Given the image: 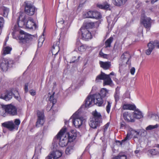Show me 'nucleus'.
Listing matches in <instances>:
<instances>
[{"label": "nucleus", "instance_id": "f257e3e1", "mask_svg": "<svg viewBox=\"0 0 159 159\" xmlns=\"http://www.w3.org/2000/svg\"><path fill=\"white\" fill-rule=\"evenodd\" d=\"M108 91L107 89L102 88L101 90L100 93L88 96L81 108H89L94 104L98 106H102L103 103L102 98L107 97L109 95Z\"/></svg>", "mask_w": 159, "mask_h": 159}, {"label": "nucleus", "instance_id": "f03ea898", "mask_svg": "<svg viewBox=\"0 0 159 159\" xmlns=\"http://www.w3.org/2000/svg\"><path fill=\"white\" fill-rule=\"evenodd\" d=\"M93 118L90 120L89 125L92 128L96 129L102 123V116L100 113L98 112L96 110L93 111Z\"/></svg>", "mask_w": 159, "mask_h": 159}, {"label": "nucleus", "instance_id": "7ed1b4c3", "mask_svg": "<svg viewBox=\"0 0 159 159\" xmlns=\"http://www.w3.org/2000/svg\"><path fill=\"white\" fill-rule=\"evenodd\" d=\"M66 130V128L64 126L60 130L54 139H57L59 140V144L60 146L62 147L66 145L68 142H69L67 138L66 137H62Z\"/></svg>", "mask_w": 159, "mask_h": 159}, {"label": "nucleus", "instance_id": "20e7f679", "mask_svg": "<svg viewBox=\"0 0 159 159\" xmlns=\"http://www.w3.org/2000/svg\"><path fill=\"white\" fill-rule=\"evenodd\" d=\"M20 34L18 37L19 43L25 44L32 40V37L31 34L26 33L22 30L20 31Z\"/></svg>", "mask_w": 159, "mask_h": 159}, {"label": "nucleus", "instance_id": "39448f33", "mask_svg": "<svg viewBox=\"0 0 159 159\" xmlns=\"http://www.w3.org/2000/svg\"><path fill=\"white\" fill-rule=\"evenodd\" d=\"M2 108L5 110L6 112L11 116L17 114V110L16 107L11 104L7 105H1Z\"/></svg>", "mask_w": 159, "mask_h": 159}, {"label": "nucleus", "instance_id": "423d86ee", "mask_svg": "<svg viewBox=\"0 0 159 159\" xmlns=\"http://www.w3.org/2000/svg\"><path fill=\"white\" fill-rule=\"evenodd\" d=\"M72 119V122L75 127L79 128L82 125L83 121V118L80 117L79 118L78 115L76 112L71 117L70 120Z\"/></svg>", "mask_w": 159, "mask_h": 159}, {"label": "nucleus", "instance_id": "0eeeda50", "mask_svg": "<svg viewBox=\"0 0 159 159\" xmlns=\"http://www.w3.org/2000/svg\"><path fill=\"white\" fill-rule=\"evenodd\" d=\"M25 13L30 16L34 15L35 11L36 8L30 2H25Z\"/></svg>", "mask_w": 159, "mask_h": 159}, {"label": "nucleus", "instance_id": "6e6552de", "mask_svg": "<svg viewBox=\"0 0 159 159\" xmlns=\"http://www.w3.org/2000/svg\"><path fill=\"white\" fill-rule=\"evenodd\" d=\"M14 92V93L11 91H7L5 95L4 96H2L1 98L6 101H9L12 98V96L13 95L15 98L18 100L19 97L18 91L17 90H15Z\"/></svg>", "mask_w": 159, "mask_h": 159}, {"label": "nucleus", "instance_id": "1a4fd4ad", "mask_svg": "<svg viewBox=\"0 0 159 159\" xmlns=\"http://www.w3.org/2000/svg\"><path fill=\"white\" fill-rule=\"evenodd\" d=\"M38 117L37 120L36 122V127H38L39 125H42L44 122V116L43 112H41L38 110L37 111Z\"/></svg>", "mask_w": 159, "mask_h": 159}, {"label": "nucleus", "instance_id": "9d476101", "mask_svg": "<svg viewBox=\"0 0 159 159\" xmlns=\"http://www.w3.org/2000/svg\"><path fill=\"white\" fill-rule=\"evenodd\" d=\"M80 30L81 31L82 37L83 39L87 40L92 39L91 33L88 30L86 29L80 28Z\"/></svg>", "mask_w": 159, "mask_h": 159}, {"label": "nucleus", "instance_id": "9b49d317", "mask_svg": "<svg viewBox=\"0 0 159 159\" xmlns=\"http://www.w3.org/2000/svg\"><path fill=\"white\" fill-rule=\"evenodd\" d=\"M134 134H136V136L139 134V132L132 129H130V130L128 131L127 135L125 137V139L121 141H118V142L120 143V145H122L124 142L127 141V140H129L130 139V135H133Z\"/></svg>", "mask_w": 159, "mask_h": 159}, {"label": "nucleus", "instance_id": "f8f14e48", "mask_svg": "<svg viewBox=\"0 0 159 159\" xmlns=\"http://www.w3.org/2000/svg\"><path fill=\"white\" fill-rule=\"evenodd\" d=\"M62 155L61 152L58 150L53 151L49 154L47 157V159H57L60 157Z\"/></svg>", "mask_w": 159, "mask_h": 159}, {"label": "nucleus", "instance_id": "ddd939ff", "mask_svg": "<svg viewBox=\"0 0 159 159\" xmlns=\"http://www.w3.org/2000/svg\"><path fill=\"white\" fill-rule=\"evenodd\" d=\"M2 125L10 131H12L15 129V125L12 121L5 122L2 123Z\"/></svg>", "mask_w": 159, "mask_h": 159}, {"label": "nucleus", "instance_id": "4468645a", "mask_svg": "<svg viewBox=\"0 0 159 159\" xmlns=\"http://www.w3.org/2000/svg\"><path fill=\"white\" fill-rule=\"evenodd\" d=\"M8 61L7 59L2 57L0 61V67L3 71H6L8 69Z\"/></svg>", "mask_w": 159, "mask_h": 159}, {"label": "nucleus", "instance_id": "2eb2a0df", "mask_svg": "<svg viewBox=\"0 0 159 159\" xmlns=\"http://www.w3.org/2000/svg\"><path fill=\"white\" fill-rule=\"evenodd\" d=\"M131 56L128 52H124L121 56V58L123 59V61L125 62L126 60V63L127 64L130 65V61Z\"/></svg>", "mask_w": 159, "mask_h": 159}, {"label": "nucleus", "instance_id": "dca6fc26", "mask_svg": "<svg viewBox=\"0 0 159 159\" xmlns=\"http://www.w3.org/2000/svg\"><path fill=\"white\" fill-rule=\"evenodd\" d=\"M60 42L56 41L54 43L52 47V55H54L55 56L56 55L59 51L60 48L59 46Z\"/></svg>", "mask_w": 159, "mask_h": 159}, {"label": "nucleus", "instance_id": "f3484780", "mask_svg": "<svg viewBox=\"0 0 159 159\" xmlns=\"http://www.w3.org/2000/svg\"><path fill=\"white\" fill-rule=\"evenodd\" d=\"M151 19L150 18H146L143 19L141 23L146 29H150L151 26Z\"/></svg>", "mask_w": 159, "mask_h": 159}, {"label": "nucleus", "instance_id": "a211bd4d", "mask_svg": "<svg viewBox=\"0 0 159 159\" xmlns=\"http://www.w3.org/2000/svg\"><path fill=\"white\" fill-rule=\"evenodd\" d=\"M116 15L112 14L107 17V21L109 24L112 22V24H114L117 21V19Z\"/></svg>", "mask_w": 159, "mask_h": 159}, {"label": "nucleus", "instance_id": "6ab92c4d", "mask_svg": "<svg viewBox=\"0 0 159 159\" xmlns=\"http://www.w3.org/2000/svg\"><path fill=\"white\" fill-rule=\"evenodd\" d=\"M123 116L125 120L127 122H134V119L132 118V116L130 113L125 112L123 114Z\"/></svg>", "mask_w": 159, "mask_h": 159}, {"label": "nucleus", "instance_id": "aec40b11", "mask_svg": "<svg viewBox=\"0 0 159 159\" xmlns=\"http://www.w3.org/2000/svg\"><path fill=\"white\" fill-rule=\"evenodd\" d=\"M67 139L69 142H73L76 137V134L75 133L74 130L71 131L70 133H67Z\"/></svg>", "mask_w": 159, "mask_h": 159}, {"label": "nucleus", "instance_id": "412c9836", "mask_svg": "<svg viewBox=\"0 0 159 159\" xmlns=\"http://www.w3.org/2000/svg\"><path fill=\"white\" fill-rule=\"evenodd\" d=\"M33 26H34L35 29L36 27V25L34 22V20L30 18L26 23V26L27 28L30 29H32L33 28Z\"/></svg>", "mask_w": 159, "mask_h": 159}, {"label": "nucleus", "instance_id": "4be33fe9", "mask_svg": "<svg viewBox=\"0 0 159 159\" xmlns=\"http://www.w3.org/2000/svg\"><path fill=\"white\" fill-rule=\"evenodd\" d=\"M9 12L8 8L4 7H0V14L2 15L4 17H7Z\"/></svg>", "mask_w": 159, "mask_h": 159}, {"label": "nucleus", "instance_id": "5701e85b", "mask_svg": "<svg viewBox=\"0 0 159 159\" xmlns=\"http://www.w3.org/2000/svg\"><path fill=\"white\" fill-rule=\"evenodd\" d=\"M21 13V12H20L19 14L20 16L18 18V20L17 21V23L19 27L22 28L23 25L25 24V17L24 16L23 18H22V15H20Z\"/></svg>", "mask_w": 159, "mask_h": 159}, {"label": "nucleus", "instance_id": "b1692460", "mask_svg": "<svg viewBox=\"0 0 159 159\" xmlns=\"http://www.w3.org/2000/svg\"><path fill=\"white\" fill-rule=\"evenodd\" d=\"M108 75L101 71V74L98 75L95 81L96 82H98L100 80H105L107 78V76L108 77Z\"/></svg>", "mask_w": 159, "mask_h": 159}, {"label": "nucleus", "instance_id": "393cba45", "mask_svg": "<svg viewBox=\"0 0 159 159\" xmlns=\"http://www.w3.org/2000/svg\"><path fill=\"white\" fill-rule=\"evenodd\" d=\"M99 63L101 67L105 70L109 69L111 66V62L109 61L103 62L100 61Z\"/></svg>", "mask_w": 159, "mask_h": 159}, {"label": "nucleus", "instance_id": "a878e982", "mask_svg": "<svg viewBox=\"0 0 159 159\" xmlns=\"http://www.w3.org/2000/svg\"><path fill=\"white\" fill-rule=\"evenodd\" d=\"M133 113V116L135 118L139 119L143 117L142 112L138 109L135 110Z\"/></svg>", "mask_w": 159, "mask_h": 159}, {"label": "nucleus", "instance_id": "bb28decb", "mask_svg": "<svg viewBox=\"0 0 159 159\" xmlns=\"http://www.w3.org/2000/svg\"><path fill=\"white\" fill-rule=\"evenodd\" d=\"M124 109H129L132 110H134L136 109V106L134 105L130 104H124L123 107Z\"/></svg>", "mask_w": 159, "mask_h": 159}, {"label": "nucleus", "instance_id": "cd10ccee", "mask_svg": "<svg viewBox=\"0 0 159 159\" xmlns=\"http://www.w3.org/2000/svg\"><path fill=\"white\" fill-rule=\"evenodd\" d=\"M157 40H155L154 41H151L148 44V47L149 49L153 50L155 47H157Z\"/></svg>", "mask_w": 159, "mask_h": 159}, {"label": "nucleus", "instance_id": "c85d7f7f", "mask_svg": "<svg viewBox=\"0 0 159 159\" xmlns=\"http://www.w3.org/2000/svg\"><path fill=\"white\" fill-rule=\"evenodd\" d=\"M114 4L117 6H120L125 4L127 0H113Z\"/></svg>", "mask_w": 159, "mask_h": 159}, {"label": "nucleus", "instance_id": "c756f323", "mask_svg": "<svg viewBox=\"0 0 159 159\" xmlns=\"http://www.w3.org/2000/svg\"><path fill=\"white\" fill-rule=\"evenodd\" d=\"M93 11H90L86 12L85 13L83 14V17L84 18H93Z\"/></svg>", "mask_w": 159, "mask_h": 159}, {"label": "nucleus", "instance_id": "7c9ffc66", "mask_svg": "<svg viewBox=\"0 0 159 159\" xmlns=\"http://www.w3.org/2000/svg\"><path fill=\"white\" fill-rule=\"evenodd\" d=\"M112 81L110 77V75H108L107 78L104 80L103 82L104 85H109L112 84Z\"/></svg>", "mask_w": 159, "mask_h": 159}, {"label": "nucleus", "instance_id": "2f4dec72", "mask_svg": "<svg viewBox=\"0 0 159 159\" xmlns=\"http://www.w3.org/2000/svg\"><path fill=\"white\" fill-rule=\"evenodd\" d=\"M113 38L112 37H110L105 42V44L106 48L110 47L111 46V43L112 42Z\"/></svg>", "mask_w": 159, "mask_h": 159}, {"label": "nucleus", "instance_id": "473e14b6", "mask_svg": "<svg viewBox=\"0 0 159 159\" xmlns=\"http://www.w3.org/2000/svg\"><path fill=\"white\" fill-rule=\"evenodd\" d=\"M93 19H98L101 18V15L100 13L96 11H93Z\"/></svg>", "mask_w": 159, "mask_h": 159}, {"label": "nucleus", "instance_id": "72a5a7b5", "mask_svg": "<svg viewBox=\"0 0 159 159\" xmlns=\"http://www.w3.org/2000/svg\"><path fill=\"white\" fill-rule=\"evenodd\" d=\"M74 147L73 145L69 146L66 149V153L67 155H69L73 151Z\"/></svg>", "mask_w": 159, "mask_h": 159}, {"label": "nucleus", "instance_id": "f704fd0d", "mask_svg": "<svg viewBox=\"0 0 159 159\" xmlns=\"http://www.w3.org/2000/svg\"><path fill=\"white\" fill-rule=\"evenodd\" d=\"M115 102L116 103L120 99V92L117 88L116 89V91L114 95Z\"/></svg>", "mask_w": 159, "mask_h": 159}, {"label": "nucleus", "instance_id": "c9c22d12", "mask_svg": "<svg viewBox=\"0 0 159 159\" xmlns=\"http://www.w3.org/2000/svg\"><path fill=\"white\" fill-rule=\"evenodd\" d=\"M94 26V24L93 22H89L85 24V27L81 28L82 29H86L87 30L90 28H92Z\"/></svg>", "mask_w": 159, "mask_h": 159}, {"label": "nucleus", "instance_id": "e433bc0d", "mask_svg": "<svg viewBox=\"0 0 159 159\" xmlns=\"http://www.w3.org/2000/svg\"><path fill=\"white\" fill-rule=\"evenodd\" d=\"M54 93H55L54 92L53 94L50 96L49 98V101L51 102H52V105L51 108V110L52 109L54 105L56 102L57 101L56 99L54 98Z\"/></svg>", "mask_w": 159, "mask_h": 159}, {"label": "nucleus", "instance_id": "4c0bfd02", "mask_svg": "<svg viewBox=\"0 0 159 159\" xmlns=\"http://www.w3.org/2000/svg\"><path fill=\"white\" fill-rule=\"evenodd\" d=\"M127 157L125 154L119 153L118 156L114 157L113 159H126Z\"/></svg>", "mask_w": 159, "mask_h": 159}, {"label": "nucleus", "instance_id": "58836bf2", "mask_svg": "<svg viewBox=\"0 0 159 159\" xmlns=\"http://www.w3.org/2000/svg\"><path fill=\"white\" fill-rule=\"evenodd\" d=\"M11 49L12 48L9 46L4 48L3 49V54L4 55H5L6 54L10 53Z\"/></svg>", "mask_w": 159, "mask_h": 159}, {"label": "nucleus", "instance_id": "ea45409f", "mask_svg": "<svg viewBox=\"0 0 159 159\" xmlns=\"http://www.w3.org/2000/svg\"><path fill=\"white\" fill-rule=\"evenodd\" d=\"M4 20L3 17L0 16V32H1L4 26Z\"/></svg>", "mask_w": 159, "mask_h": 159}, {"label": "nucleus", "instance_id": "a19ab883", "mask_svg": "<svg viewBox=\"0 0 159 159\" xmlns=\"http://www.w3.org/2000/svg\"><path fill=\"white\" fill-rule=\"evenodd\" d=\"M158 127V125L157 124H156L155 125H149L146 128V130H152L153 129L157 128Z\"/></svg>", "mask_w": 159, "mask_h": 159}, {"label": "nucleus", "instance_id": "79ce46f5", "mask_svg": "<svg viewBox=\"0 0 159 159\" xmlns=\"http://www.w3.org/2000/svg\"><path fill=\"white\" fill-rule=\"evenodd\" d=\"M107 104L106 107V110L107 113H109L110 111V108L111 106V102L107 101Z\"/></svg>", "mask_w": 159, "mask_h": 159}, {"label": "nucleus", "instance_id": "37998d69", "mask_svg": "<svg viewBox=\"0 0 159 159\" xmlns=\"http://www.w3.org/2000/svg\"><path fill=\"white\" fill-rule=\"evenodd\" d=\"M80 57V56H79L77 57V58H77L76 57L74 56L73 57L70 61V63H75L78 61Z\"/></svg>", "mask_w": 159, "mask_h": 159}, {"label": "nucleus", "instance_id": "c03bdc74", "mask_svg": "<svg viewBox=\"0 0 159 159\" xmlns=\"http://www.w3.org/2000/svg\"><path fill=\"white\" fill-rule=\"evenodd\" d=\"M20 123V120L19 119H16L14 120V123L15 126V129L16 128L17 129L18 128V126L19 125Z\"/></svg>", "mask_w": 159, "mask_h": 159}, {"label": "nucleus", "instance_id": "a18cd8bd", "mask_svg": "<svg viewBox=\"0 0 159 159\" xmlns=\"http://www.w3.org/2000/svg\"><path fill=\"white\" fill-rule=\"evenodd\" d=\"M78 50L80 52H83L85 51V48L84 45H82L78 47Z\"/></svg>", "mask_w": 159, "mask_h": 159}, {"label": "nucleus", "instance_id": "49530a36", "mask_svg": "<svg viewBox=\"0 0 159 159\" xmlns=\"http://www.w3.org/2000/svg\"><path fill=\"white\" fill-rule=\"evenodd\" d=\"M149 152L151 155H155L157 154L158 152L155 149H151L149 151Z\"/></svg>", "mask_w": 159, "mask_h": 159}, {"label": "nucleus", "instance_id": "de8ad7c7", "mask_svg": "<svg viewBox=\"0 0 159 159\" xmlns=\"http://www.w3.org/2000/svg\"><path fill=\"white\" fill-rule=\"evenodd\" d=\"M97 7L100 8L104 9L107 8L109 7L108 6L103 5L102 4H97Z\"/></svg>", "mask_w": 159, "mask_h": 159}, {"label": "nucleus", "instance_id": "09e8293b", "mask_svg": "<svg viewBox=\"0 0 159 159\" xmlns=\"http://www.w3.org/2000/svg\"><path fill=\"white\" fill-rule=\"evenodd\" d=\"M7 61H8L7 64H8L9 67H12V66L13 64H14V61L12 60H7Z\"/></svg>", "mask_w": 159, "mask_h": 159}, {"label": "nucleus", "instance_id": "8fccbe9b", "mask_svg": "<svg viewBox=\"0 0 159 159\" xmlns=\"http://www.w3.org/2000/svg\"><path fill=\"white\" fill-rule=\"evenodd\" d=\"M28 83H25V84L24 89L25 93H26L28 91Z\"/></svg>", "mask_w": 159, "mask_h": 159}, {"label": "nucleus", "instance_id": "3c124183", "mask_svg": "<svg viewBox=\"0 0 159 159\" xmlns=\"http://www.w3.org/2000/svg\"><path fill=\"white\" fill-rule=\"evenodd\" d=\"M135 68L134 67H132L130 70L131 74L132 75H134L135 72Z\"/></svg>", "mask_w": 159, "mask_h": 159}, {"label": "nucleus", "instance_id": "603ef678", "mask_svg": "<svg viewBox=\"0 0 159 159\" xmlns=\"http://www.w3.org/2000/svg\"><path fill=\"white\" fill-rule=\"evenodd\" d=\"M76 45L77 46H78V47L80 46V45H82L81 43L80 42V41L79 39H77Z\"/></svg>", "mask_w": 159, "mask_h": 159}, {"label": "nucleus", "instance_id": "864d4df0", "mask_svg": "<svg viewBox=\"0 0 159 159\" xmlns=\"http://www.w3.org/2000/svg\"><path fill=\"white\" fill-rule=\"evenodd\" d=\"M152 51V50L151 49H149V48H148V49L146 50L145 52L147 55H149Z\"/></svg>", "mask_w": 159, "mask_h": 159}, {"label": "nucleus", "instance_id": "5fc2aeb1", "mask_svg": "<svg viewBox=\"0 0 159 159\" xmlns=\"http://www.w3.org/2000/svg\"><path fill=\"white\" fill-rule=\"evenodd\" d=\"M109 126V123H107L106 125H105L104 126V132H105L108 128V127Z\"/></svg>", "mask_w": 159, "mask_h": 159}, {"label": "nucleus", "instance_id": "6e6d98bb", "mask_svg": "<svg viewBox=\"0 0 159 159\" xmlns=\"http://www.w3.org/2000/svg\"><path fill=\"white\" fill-rule=\"evenodd\" d=\"M64 22V20L62 19V20L60 21H58L57 23H56V25H59V24H63Z\"/></svg>", "mask_w": 159, "mask_h": 159}, {"label": "nucleus", "instance_id": "4d7b16f0", "mask_svg": "<svg viewBox=\"0 0 159 159\" xmlns=\"http://www.w3.org/2000/svg\"><path fill=\"white\" fill-rule=\"evenodd\" d=\"M40 39H39V42H38V47H40L42 46V45L43 44V43L44 41V40H43L42 42H40Z\"/></svg>", "mask_w": 159, "mask_h": 159}, {"label": "nucleus", "instance_id": "13d9d810", "mask_svg": "<svg viewBox=\"0 0 159 159\" xmlns=\"http://www.w3.org/2000/svg\"><path fill=\"white\" fill-rule=\"evenodd\" d=\"M30 93L31 95L32 96H34L36 94L35 91L34 90H30Z\"/></svg>", "mask_w": 159, "mask_h": 159}, {"label": "nucleus", "instance_id": "bf43d9fd", "mask_svg": "<svg viewBox=\"0 0 159 159\" xmlns=\"http://www.w3.org/2000/svg\"><path fill=\"white\" fill-rule=\"evenodd\" d=\"M142 3L141 2H139L138 4L137 5V6H136V7L137 8H139V7L142 5Z\"/></svg>", "mask_w": 159, "mask_h": 159}, {"label": "nucleus", "instance_id": "052dcab7", "mask_svg": "<svg viewBox=\"0 0 159 159\" xmlns=\"http://www.w3.org/2000/svg\"><path fill=\"white\" fill-rule=\"evenodd\" d=\"M99 55L103 57V55L104 54V53H103L102 51H100L99 52Z\"/></svg>", "mask_w": 159, "mask_h": 159}, {"label": "nucleus", "instance_id": "680f3d73", "mask_svg": "<svg viewBox=\"0 0 159 159\" xmlns=\"http://www.w3.org/2000/svg\"><path fill=\"white\" fill-rule=\"evenodd\" d=\"M108 56V55L107 54H104L103 56V57L104 58H107Z\"/></svg>", "mask_w": 159, "mask_h": 159}, {"label": "nucleus", "instance_id": "e2e57ef3", "mask_svg": "<svg viewBox=\"0 0 159 159\" xmlns=\"http://www.w3.org/2000/svg\"><path fill=\"white\" fill-rule=\"evenodd\" d=\"M158 0H151V3L152 4H153L155 2L157 1Z\"/></svg>", "mask_w": 159, "mask_h": 159}, {"label": "nucleus", "instance_id": "0e129e2a", "mask_svg": "<svg viewBox=\"0 0 159 159\" xmlns=\"http://www.w3.org/2000/svg\"><path fill=\"white\" fill-rule=\"evenodd\" d=\"M43 133V132H41V131L38 133L37 134H36V136H38L39 135V134H40L41 135V134Z\"/></svg>", "mask_w": 159, "mask_h": 159}, {"label": "nucleus", "instance_id": "69168bd1", "mask_svg": "<svg viewBox=\"0 0 159 159\" xmlns=\"http://www.w3.org/2000/svg\"><path fill=\"white\" fill-rule=\"evenodd\" d=\"M157 47L159 48V41H157Z\"/></svg>", "mask_w": 159, "mask_h": 159}, {"label": "nucleus", "instance_id": "338daca9", "mask_svg": "<svg viewBox=\"0 0 159 159\" xmlns=\"http://www.w3.org/2000/svg\"><path fill=\"white\" fill-rule=\"evenodd\" d=\"M114 73L113 72H111L109 75H110H110H114Z\"/></svg>", "mask_w": 159, "mask_h": 159}, {"label": "nucleus", "instance_id": "774afa93", "mask_svg": "<svg viewBox=\"0 0 159 159\" xmlns=\"http://www.w3.org/2000/svg\"><path fill=\"white\" fill-rule=\"evenodd\" d=\"M156 147L159 149V144H157L156 145Z\"/></svg>", "mask_w": 159, "mask_h": 159}]
</instances>
